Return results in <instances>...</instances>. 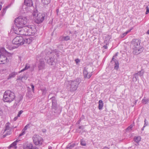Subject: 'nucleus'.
Instances as JSON below:
<instances>
[{"label":"nucleus","mask_w":149,"mask_h":149,"mask_svg":"<svg viewBox=\"0 0 149 149\" xmlns=\"http://www.w3.org/2000/svg\"><path fill=\"white\" fill-rule=\"evenodd\" d=\"M114 56L113 57L111 62L112 64L114 63V68L115 69L117 70L119 68L118 62L117 60L114 59Z\"/></svg>","instance_id":"nucleus-16"},{"label":"nucleus","mask_w":149,"mask_h":149,"mask_svg":"<svg viewBox=\"0 0 149 149\" xmlns=\"http://www.w3.org/2000/svg\"><path fill=\"white\" fill-rule=\"evenodd\" d=\"M7 8L8 7L6 6L5 8H3L1 10V15L2 16H3L5 14Z\"/></svg>","instance_id":"nucleus-31"},{"label":"nucleus","mask_w":149,"mask_h":149,"mask_svg":"<svg viewBox=\"0 0 149 149\" xmlns=\"http://www.w3.org/2000/svg\"><path fill=\"white\" fill-rule=\"evenodd\" d=\"M80 118H81V119H84V116H82V117Z\"/></svg>","instance_id":"nucleus-60"},{"label":"nucleus","mask_w":149,"mask_h":149,"mask_svg":"<svg viewBox=\"0 0 149 149\" xmlns=\"http://www.w3.org/2000/svg\"><path fill=\"white\" fill-rule=\"evenodd\" d=\"M6 52V51L4 48L2 47L0 48V54L1 55V54L4 53Z\"/></svg>","instance_id":"nucleus-34"},{"label":"nucleus","mask_w":149,"mask_h":149,"mask_svg":"<svg viewBox=\"0 0 149 149\" xmlns=\"http://www.w3.org/2000/svg\"><path fill=\"white\" fill-rule=\"evenodd\" d=\"M17 117H15L14 118V120L15 121L16 120H17Z\"/></svg>","instance_id":"nucleus-54"},{"label":"nucleus","mask_w":149,"mask_h":149,"mask_svg":"<svg viewBox=\"0 0 149 149\" xmlns=\"http://www.w3.org/2000/svg\"><path fill=\"white\" fill-rule=\"evenodd\" d=\"M64 40H65L67 41L68 40H69L70 39V38L69 36H67L65 37H64L63 38Z\"/></svg>","instance_id":"nucleus-39"},{"label":"nucleus","mask_w":149,"mask_h":149,"mask_svg":"<svg viewBox=\"0 0 149 149\" xmlns=\"http://www.w3.org/2000/svg\"><path fill=\"white\" fill-rule=\"evenodd\" d=\"M52 148L51 146H49L48 147L49 149H52Z\"/></svg>","instance_id":"nucleus-58"},{"label":"nucleus","mask_w":149,"mask_h":149,"mask_svg":"<svg viewBox=\"0 0 149 149\" xmlns=\"http://www.w3.org/2000/svg\"><path fill=\"white\" fill-rule=\"evenodd\" d=\"M45 63L43 59H41L39 61L38 68L39 70H42L45 68Z\"/></svg>","instance_id":"nucleus-15"},{"label":"nucleus","mask_w":149,"mask_h":149,"mask_svg":"<svg viewBox=\"0 0 149 149\" xmlns=\"http://www.w3.org/2000/svg\"><path fill=\"white\" fill-rule=\"evenodd\" d=\"M127 34V32H126L125 33H124L123 34V36H121V37H124V36H126Z\"/></svg>","instance_id":"nucleus-50"},{"label":"nucleus","mask_w":149,"mask_h":149,"mask_svg":"<svg viewBox=\"0 0 149 149\" xmlns=\"http://www.w3.org/2000/svg\"><path fill=\"white\" fill-rule=\"evenodd\" d=\"M147 33L148 34H149V30H148L147 32Z\"/></svg>","instance_id":"nucleus-61"},{"label":"nucleus","mask_w":149,"mask_h":149,"mask_svg":"<svg viewBox=\"0 0 149 149\" xmlns=\"http://www.w3.org/2000/svg\"><path fill=\"white\" fill-rule=\"evenodd\" d=\"M8 61V60L7 57L3 55H1L0 57V64H4Z\"/></svg>","instance_id":"nucleus-18"},{"label":"nucleus","mask_w":149,"mask_h":149,"mask_svg":"<svg viewBox=\"0 0 149 149\" xmlns=\"http://www.w3.org/2000/svg\"><path fill=\"white\" fill-rule=\"evenodd\" d=\"M38 148L36 146H35L33 147H32V149H38Z\"/></svg>","instance_id":"nucleus-52"},{"label":"nucleus","mask_w":149,"mask_h":149,"mask_svg":"<svg viewBox=\"0 0 149 149\" xmlns=\"http://www.w3.org/2000/svg\"><path fill=\"white\" fill-rule=\"evenodd\" d=\"M45 16V14L39 13L36 17L35 22L38 24L42 22L44 20Z\"/></svg>","instance_id":"nucleus-8"},{"label":"nucleus","mask_w":149,"mask_h":149,"mask_svg":"<svg viewBox=\"0 0 149 149\" xmlns=\"http://www.w3.org/2000/svg\"><path fill=\"white\" fill-rule=\"evenodd\" d=\"M23 99V97L22 95H19L18 97L15 100V101L17 102H18V103H19V102H20Z\"/></svg>","instance_id":"nucleus-30"},{"label":"nucleus","mask_w":149,"mask_h":149,"mask_svg":"<svg viewBox=\"0 0 149 149\" xmlns=\"http://www.w3.org/2000/svg\"><path fill=\"white\" fill-rule=\"evenodd\" d=\"M141 140V138L140 136H137L134 138V141L136 143H138Z\"/></svg>","instance_id":"nucleus-33"},{"label":"nucleus","mask_w":149,"mask_h":149,"mask_svg":"<svg viewBox=\"0 0 149 149\" xmlns=\"http://www.w3.org/2000/svg\"><path fill=\"white\" fill-rule=\"evenodd\" d=\"M52 101V108L56 110L57 108V101L54 97H52L50 99Z\"/></svg>","instance_id":"nucleus-13"},{"label":"nucleus","mask_w":149,"mask_h":149,"mask_svg":"<svg viewBox=\"0 0 149 149\" xmlns=\"http://www.w3.org/2000/svg\"><path fill=\"white\" fill-rule=\"evenodd\" d=\"M131 29H130V30H128V31H127V32H127V33H129V32H130V31H131Z\"/></svg>","instance_id":"nucleus-59"},{"label":"nucleus","mask_w":149,"mask_h":149,"mask_svg":"<svg viewBox=\"0 0 149 149\" xmlns=\"http://www.w3.org/2000/svg\"><path fill=\"white\" fill-rule=\"evenodd\" d=\"M46 56H45V60L47 63L51 65H54L55 63V59L54 58L55 55L56 53L52 52L49 49H46L45 52Z\"/></svg>","instance_id":"nucleus-1"},{"label":"nucleus","mask_w":149,"mask_h":149,"mask_svg":"<svg viewBox=\"0 0 149 149\" xmlns=\"http://www.w3.org/2000/svg\"><path fill=\"white\" fill-rule=\"evenodd\" d=\"M32 41V40L31 38L23 39V42L24 44L25 43L29 44Z\"/></svg>","instance_id":"nucleus-20"},{"label":"nucleus","mask_w":149,"mask_h":149,"mask_svg":"<svg viewBox=\"0 0 149 149\" xmlns=\"http://www.w3.org/2000/svg\"><path fill=\"white\" fill-rule=\"evenodd\" d=\"M42 3L44 5H47L50 2V0H41Z\"/></svg>","instance_id":"nucleus-29"},{"label":"nucleus","mask_w":149,"mask_h":149,"mask_svg":"<svg viewBox=\"0 0 149 149\" xmlns=\"http://www.w3.org/2000/svg\"><path fill=\"white\" fill-rule=\"evenodd\" d=\"M84 128V126L83 125L80 126L79 127L78 129L76 130V131L79 133H81V130H83Z\"/></svg>","instance_id":"nucleus-23"},{"label":"nucleus","mask_w":149,"mask_h":149,"mask_svg":"<svg viewBox=\"0 0 149 149\" xmlns=\"http://www.w3.org/2000/svg\"><path fill=\"white\" fill-rule=\"evenodd\" d=\"M10 123H8L6 124L5 129L4 130V132H5L8 130H11V128L10 127Z\"/></svg>","instance_id":"nucleus-22"},{"label":"nucleus","mask_w":149,"mask_h":149,"mask_svg":"<svg viewBox=\"0 0 149 149\" xmlns=\"http://www.w3.org/2000/svg\"><path fill=\"white\" fill-rule=\"evenodd\" d=\"M145 127H144V126H143V127L141 129V130L142 131H143V130H144V128Z\"/></svg>","instance_id":"nucleus-56"},{"label":"nucleus","mask_w":149,"mask_h":149,"mask_svg":"<svg viewBox=\"0 0 149 149\" xmlns=\"http://www.w3.org/2000/svg\"><path fill=\"white\" fill-rule=\"evenodd\" d=\"M141 102L143 104H146L149 103V98L147 99L144 97L142 100Z\"/></svg>","instance_id":"nucleus-24"},{"label":"nucleus","mask_w":149,"mask_h":149,"mask_svg":"<svg viewBox=\"0 0 149 149\" xmlns=\"http://www.w3.org/2000/svg\"><path fill=\"white\" fill-rule=\"evenodd\" d=\"M144 72L142 70L139 71L138 72L135 73L133 75V79H135V81H136L138 79V77H142L143 74Z\"/></svg>","instance_id":"nucleus-14"},{"label":"nucleus","mask_w":149,"mask_h":149,"mask_svg":"<svg viewBox=\"0 0 149 149\" xmlns=\"http://www.w3.org/2000/svg\"><path fill=\"white\" fill-rule=\"evenodd\" d=\"M33 143L36 145H40L43 141L42 138L38 135H35L33 137Z\"/></svg>","instance_id":"nucleus-7"},{"label":"nucleus","mask_w":149,"mask_h":149,"mask_svg":"<svg viewBox=\"0 0 149 149\" xmlns=\"http://www.w3.org/2000/svg\"><path fill=\"white\" fill-rule=\"evenodd\" d=\"M12 133L11 130H7L6 132V134L8 135H10Z\"/></svg>","instance_id":"nucleus-40"},{"label":"nucleus","mask_w":149,"mask_h":149,"mask_svg":"<svg viewBox=\"0 0 149 149\" xmlns=\"http://www.w3.org/2000/svg\"><path fill=\"white\" fill-rule=\"evenodd\" d=\"M19 105V103L18 102H17L15 101V103H14V105L13 106V107L14 108H17Z\"/></svg>","instance_id":"nucleus-36"},{"label":"nucleus","mask_w":149,"mask_h":149,"mask_svg":"<svg viewBox=\"0 0 149 149\" xmlns=\"http://www.w3.org/2000/svg\"><path fill=\"white\" fill-rule=\"evenodd\" d=\"M24 5L23 6V8L24 7L25 10H24V11L22 12V13L30 11V7H32L33 4L32 0H24Z\"/></svg>","instance_id":"nucleus-5"},{"label":"nucleus","mask_w":149,"mask_h":149,"mask_svg":"<svg viewBox=\"0 0 149 149\" xmlns=\"http://www.w3.org/2000/svg\"><path fill=\"white\" fill-rule=\"evenodd\" d=\"M23 78V77L19 76L17 77V80H22V79Z\"/></svg>","instance_id":"nucleus-44"},{"label":"nucleus","mask_w":149,"mask_h":149,"mask_svg":"<svg viewBox=\"0 0 149 149\" xmlns=\"http://www.w3.org/2000/svg\"><path fill=\"white\" fill-rule=\"evenodd\" d=\"M37 10H34L32 13V15L34 16V17H35L36 18V17L37 15L38 14Z\"/></svg>","instance_id":"nucleus-35"},{"label":"nucleus","mask_w":149,"mask_h":149,"mask_svg":"<svg viewBox=\"0 0 149 149\" xmlns=\"http://www.w3.org/2000/svg\"><path fill=\"white\" fill-rule=\"evenodd\" d=\"M81 144L83 146H85L86 145V143L84 141L83 139H81Z\"/></svg>","instance_id":"nucleus-37"},{"label":"nucleus","mask_w":149,"mask_h":149,"mask_svg":"<svg viewBox=\"0 0 149 149\" xmlns=\"http://www.w3.org/2000/svg\"><path fill=\"white\" fill-rule=\"evenodd\" d=\"M80 82V79L79 78L68 81L67 85L68 89L71 92L75 91L77 89Z\"/></svg>","instance_id":"nucleus-2"},{"label":"nucleus","mask_w":149,"mask_h":149,"mask_svg":"<svg viewBox=\"0 0 149 149\" xmlns=\"http://www.w3.org/2000/svg\"><path fill=\"white\" fill-rule=\"evenodd\" d=\"M140 42L138 39H133L131 42V47L132 49L138 47L140 45Z\"/></svg>","instance_id":"nucleus-11"},{"label":"nucleus","mask_w":149,"mask_h":149,"mask_svg":"<svg viewBox=\"0 0 149 149\" xmlns=\"http://www.w3.org/2000/svg\"><path fill=\"white\" fill-rule=\"evenodd\" d=\"M81 121V118H80V119L77 122L76 124H80Z\"/></svg>","instance_id":"nucleus-49"},{"label":"nucleus","mask_w":149,"mask_h":149,"mask_svg":"<svg viewBox=\"0 0 149 149\" xmlns=\"http://www.w3.org/2000/svg\"><path fill=\"white\" fill-rule=\"evenodd\" d=\"M41 90L42 91V94L43 95H45L47 92V90L46 88L42 89Z\"/></svg>","instance_id":"nucleus-38"},{"label":"nucleus","mask_w":149,"mask_h":149,"mask_svg":"<svg viewBox=\"0 0 149 149\" xmlns=\"http://www.w3.org/2000/svg\"><path fill=\"white\" fill-rule=\"evenodd\" d=\"M15 97V93L10 90H7L4 93L3 100L6 102H11Z\"/></svg>","instance_id":"nucleus-3"},{"label":"nucleus","mask_w":149,"mask_h":149,"mask_svg":"<svg viewBox=\"0 0 149 149\" xmlns=\"http://www.w3.org/2000/svg\"><path fill=\"white\" fill-rule=\"evenodd\" d=\"M75 61L77 63H78L80 62V61L79 59H76L75 60Z\"/></svg>","instance_id":"nucleus-51"},{"label":"nucleus","mask_w":149,"mask_h":149,"mask_svg":"<svg viewBox=\"0 0 149 149\" xmlns=\"http://www.w3.org/2000/svg\"><path fill=\"white\" fill-rule=\"evenodd\" d=\"M147 124H146V119H145L144 120V127H146L147 125Z\"/></svg>","instance_id":"nucleus-48"},{"label":"nucleus","mask_w":149,"mask_h":149,"mask_svg":"<svg viewBox=\"0 0 149 149\" xmlns=\"http://www.w3.org/2000/svg\"><path fill=\"white\" fill-rule=\"evenodd\" d=\"M146 8L147 10H146V14H147L149 13V10L148 7H146Z\"/></svg>","instance_id":"nucleus-45"},{"label":"nucleus","mask_w":149,"mask_h":149,"mask_svg":"<svg viewBox=\"0 0 149 149\" xmlns=\"http://www.w3.org/2000/svg\"><path fill=\"white\" fill-rule=\"evenodd\" d=\"M7 135H8V134H6H6H4V135H3V138L7 136Z\"/></svg>","instance_id":"nucleus-55"},{"label":"nucleus","mask_w":149,"mask_h":149,"mask_svg":"<svg viewBox=\"0 0 149 149\" xmlns=\"http://www.w3.org/2000/svg\"><path fill=\"white\" fill-rule=\"evenodd\" d=\"M17 28L16 31L18 34L27 36V33H26L25 31V30H27L26 29V26Z\"/></svg>","instance_id":"nucleus-10"},{"label":"nucleus","mask_w":149,"mask_h":149,"mask_svg":"<svg viewBox=\"0 0 149 149\" xmlns=\"http://www.w3.org/2000/svg\"><path fill=\"white\" fill-rule=\"evenodd\" d=\"M23 38L22 36H17L15 38L12 40V43L14 45L19 46L24 44Z\"/></svg>","instance_id":"nucleus-6"},{"label":"nucleus","mask_w":149,"mask_h":149,"mask_svg":"<svg viewBox=\"0 0 149 149\" xmlns=\"http://www.w3.org/2000/svg\"><path fill=\"white\" fill-rule=\"evenodd\" d=\"M76 33H77V32L76 31H74V33L75 34H76Z\"/></svg>","instance_id":"nucleus-63"},{"label":"nucleus","mask_w":149,"mask_h":149,"mask_svg":"<svg viewBox=\"0 0 149 149\" xmlns=\"http://www.w3.org/2000/svg\"><path fill=\"white\" fill-rule=\"evenodd\" d=\"M17 74V73H15V72H12L9 74L8 79H9L15 77Z\"/></svg>","instance_id":"nucleus-27"},{"label":"nucleus","mask_w":149,"mask_h":149,"mask_svg":"<svg viewBox=\"0 0 149 149\" xmlns=\"http://www.w3.org/2000/svg\"><path fill=\"white\" fill-rule=\"evenodd\" d=\"M29 124H27L25 127H24L23 128V129L22 130H24V131H26L27 129V127H28L29 126Z\"/></svg>","instance_id":"nucleus-42"},{"label":"nucleus","mask_w":149,"mask_h":149,"mask_svg":"<svg viewBox=\"0 0 149 149\" xmlns=\"http://www.w3.org/2000/svg\"><path fill=\"white\" fill-rule=\"evenodd\" d=\"M103 149H109L107 147H104L103 148Z\"/></svg>","instance_id":"nucleus-57"},{"label":"nucleus","mask_w":149,"mask_h":149,"mask_svg":"<svg viewBox=\"0 0 149 149\" xmlns=\"http://www.w3.org/2000/svg\"><path fill=\"white\" fill-rule=\"evenodd\" d=\"M75 146V144L74 143H70L67 146L66 148L71 149Z\"/></svg>","instance_id":"nucleus-26"},{"label":"nucleus","mask_w":149,"mask_h":149,"mask_svg":"<svg viewBox=\"0 0 149 149\" xmlns=\"http://www.w3.org/2000/svg\"><path fill=\"white\" fill-rule=\"evenodd\" d=\"M25 131L23 130L22 131V132L21 134H20L19 135V136H21L23 135H24L25 134Z\"/></svg>","instance_id":"nucleus-41"},{"label":"nucleus","mask_w":149,"mask_h":149,"mask_svg":"<svg viewBox=\"0 0 149 149\" xmlns=\"http://www.w3.org/2000/svg\"><path fill=\"white\" fill-rule=\"evenodd\" d=\"M26 29L28 31L27 33V36L33 35L35 33L36 31V29L33 26H26Z\"/></svg>","instance_id":"nucleus-9"},{"label":"nucleus","mask_w":149,"mask_h":149,"mask_svg":"<svg viewBox=\"0 0 149 149\" xmlns=\"http://www.w3.org/2000/svg\"><path fill=\"white\" fill-rule=\"evenodd\" d=\"M23 111L22 110H21L19 111L17 115V117L20 116L21 114L23 113Z\"/></svg>","instance_id":"nucleus-43"},{"label":"nucleus","mask_w":149,"mask_h":149,"mask_svg":"<svg viewBox=\"0 0 149 149\" xmlns=\"http://www.w3.org/2000/svg\"><path fill=\"white\" fill-rule=\"evenodd\" d=\"M31 86L32 88V90L33 91L34 90V86L33 84H31Z\"/></svg>","instance_id":"nucleus-47"},{"label":"nucleus","mask_w":149,"mask_h":149,"mask_svg":"<svg viewBox=\"0 0 149 149\" xmlns=\"http://www.w3.org/2000/svg\"><path fill=\"white\" fill-rule=\"evenodd\" d=\"M13 53H8V54H7V56H8V57H10V56H11L13 55Z\"/></svg>","instance_id":"nucleus-46"},{"label":"nucleus","mask_w":149,"mask_h":149,"mask_svg":"<svg viewBox=\"0 0 149 149\" xmlns=\"http://www.w3.org/2000/svg\"><path fill=\"white\" fill-rule=\"evenodd\" d=\"M84 75V78L89 79L92 75V72L90 73L88 72L87 70L85 68L83 71Z\"/></svg>","instance_id":"nucleus-17"},{"label":"nucleus","mask_w":149,"mask_h":149,"mask_svg":"<svg viewBox=\"0 0 149 149\" xmlns=\"http://www.w3.org/2000/svg\"><path fill=\"white\" fill-rule=\"evenodd\" d=\"M103 47L105 49H107V47L106 45H104L103 46Z\"/></svg>","instance_id":"nucleus-53"},{"label":"nucleus","mask_w":149,"mask_h":149,"mask_svg":"<svg viewBox=\"0 0 149 149\" xmlns=\"http://www.w3.org/2000/svg\"><path fill=\"white\" fill-rule=\"evenodd\" d=\"M143 49V47L140 45L139 47H136L133 49V53L134 54L137 55L142 52Z\"/></svg>","instance_id":"nucleus-12"},{"label":"nucleus","mask_w":149,"mask_h":149,"mask_svg":"<svg viewBox=\"0 0 149 149\" xmlns=\"http://www.w3.org/2000/svg\"><path fill=\"white\" fill-rule=\"evenodd\" d=\"M29 68L30 69V70L31 71H32L33 70V68L31 67L30 65L29 64L27 63L26 64L25 68L22 70L21 71H19V73H20L21 72H23Z\"/></svg>","instance_id":"nucleus-19"},{"label":"nucleus","mask_w":149,"mask_h":149,"mask_svg":"<svg viewBox=\"0 0 149 149\" xmlns=\"http://www.w3.org/2000/svg\"><path fill=\"white\" fill-rule=\"evenodd\" d=\"M134 126V125L133 124H132L130 126H129L126 129V131L127 132H130L132 130V128Z\"/></svg>","instance_id":"nucleus-32"},{"label":"nucleus","mask_w":149,"mask_h":149,"mask_svg":"<svg viewBox=\"0 0 149 149\" xmlns=\"http://www.w3.org/2000/svg\"><path fill=\"white\" fill-rule=\"evenodd\" d=\"M27 30L26 29V30H25V31L26 32V33H27Z\"/></svg>","instance_id":"nucleus-62"},{"label":"nucleus","mask_w":149,"mask_h":149,"mask_svg":"<svg viewBox=\"0 0 149 149\" xmlns=\"http://www.w3.org/2000/svg\"><path fill=\"white\" fill-rule=\"evenodd\" d=\"M69 33H70V34H71V33H72L71 32V31H69Z\"/></svg>","instance_id":"nucleus-64"},{"label":"nucleus","mask_w":149,"mask_h":149,"mask_svg":"<svg viewBox=\"0 0 149 149\" xmlns=\"http://www.w3.org/2000/svg\"><path fill=\"white\" fill-rule=\"evenodd\" d=\"M103 106V103L102 100H100L99 101L98 108L100 110L101 109Z\"/></svg>","instance_id":"nucleus-25"},{"label":"nucleus","mask_w":149,"mask_h":149,"mask_svg":"<svg viewBox=\"0 0 149 149\" xmlns=\"http://www.w3.org/2000/svg\"><path fill=\"white\" fill-rule=\"evenodd\" d=\"M15 21L17 28H19L26 26L28 19L26 17L20 16L15 19Z\"/></svg>","instance_id":"nucleus-4"},{"label":"nucleus","mask_w":149,"mask_h":149,"mask_svg":"<svg viewBox=\"0 0 149 149\" xmlns=\"http://www.w3.org/2000/svg\"><path fill=\"white\" fill-rule=\"evenodd\" d=\"M33 145L31 144H28L26 147H25L24 146L23 147L24 149H32L33 147Z\"/></svg>","instance_id":"nucleus-28"},{"label":"nucleus","mask_w":149,"mask_h":149,"mask_svg":"<svg viewBox=\"0 0 149 149\" xmlns=\"http://www.w3.org/2000/svg\"><path fill=\"white\" fill-rule=\"evenodd\" d=\"M17 140L15 141L13 143H12L8 147V148H11L12 147H15V148H17V146H16L17 145Z\"/></svg>","instance_id":"nucleus-21"}]
</instances>
